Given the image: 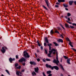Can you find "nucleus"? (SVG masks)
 <instances>
[{
    "label": "nucleus",
    "instance_id": "1",
    "mask_svg": "<svg viewBox=\"0 0 76 76\" xmlns=\"http://www.w3.org/2000/svg\"><path fill=\"white\" fill-rule=\"evenodd\" d=\"M45 42H46V43H48L47 45L48 46H49V53L50 55H51V54L53 53V54H55L56 53V51H57V50L55 48H52L51 49V46H52V44L51 43H50L49 44V42H48V38L47 37H45Z\"/></svg>",
    "mask_w": 76,
    "mask_h": 76
},
{
    "label": "nucleus",
    "instance_id": "2",
    "mask_svg": "<svg viewBox=\"0 0 76 76\" xmlns=\"http://www.w3.org/2000/svg\"><path fill=\"white\" fill-rule=\"evenodd\" d=\"M46 67L48 68H50V69H51V70H54V69L56 70H59V67H58L57 66H52L51 65H48V64H46Z\"/></svg>",
    "mask_w": 76,
    "mask_h": 76
},
{
    "label": "nucleus",
    "instance_id": "3",
    "mask_svg": "<svg viewBox=\"0 0 76 76\" xmlns=\"http://www.w3.org/2000/svg\"><path fill=\"white\" fill-rule=\"evenodd\" d=\"M23 53H24L23 56L25 58H29L30 57V55H29L26 51L25 50Z\"/></svg>",
    "mask_w": 76,
    "mask_h": 76
},
{
    "label": "nucleus",
    "instance_id": "4",
    "mask_svg": "<svg viewBox=\"0 0 76 76\" xmlns=\"http://www.w3.org/2000/svg\"><path fill=\"white\" fill-rule=\"evenodd\" d=\"M45 1V2L46 4V5H47V6H48V7L49 9H51V6L50 4V3H49V1H48V0H44Z\"/></svg>",
    "mask_w": 76,
    "mask_h": 76
},
{
    "label": "nucleus",
    "instance_id": "5",
    "mask_svg": "<svg viewBox=\"0 0 76 76\" xmlns=\"http://www.w3.org/2000/svg\"><path fill=\"white\" fill-rule=\"evenodd\" d=\"M18 61H19L20 63H22L23 61H25V62H26V60H25V58H21Z\"/></svg>",
    "mask_w": 76,
    "mask_h": 76
},
{
    "label": "nucleus",
    "instance_id": "6",
    "mask_svg": "<svg viewBox=\"0 0 76 76\" xmlns=\"http://www.w3.org/2000/svg\"><path fill=\"white\" fill-rule=\"evenodd\" d=\"M30 64H31V65H34V66H35V65H37V63H36V62L34 61H30Z\"/></svg>",
    "mask_w": 76,
    "mask_h": 76
},
{
    "label": "nucleus",
    "instance_id": "7",
    "mask_svg": "<svg viewBox=\"0 0 76 76\" xmlns=\"http://www.w3.org/2000/svg\"><path fill=\"white\" fill-rule=\"evenodd\" d=\"M39 70V68L38 67L34 68V72L37 73H38V70Z\"/></svg>",
    "mask_w": 76,
    "mask_h": 76
},
{
    "label": "nucleus",
    "instance_id": "8",
    "mask_svg": "<svg viewBox=\"0 0 76 76\" xmlns=\"http://www.w3.org/2000/svg\"><path fill=\"white\" fill-rule=\"evenodd\" d=\"M2 50L1 49V51L2 53L4 54V53L6 52V50H5V49L4 48V47H2Z\"/></svg>",
    "mask_w": 76,
    "mask_h": 76
},
{
    "label": "nucleus",
    "instance_id": "9",
    "mask_svg": "<svg viewBox=\"0 0 76 76\" xmlns=\"http://www.w3.org/2000/svg\"><path fill=\"white\" fill-rule=\"evenodd\" d=\"M70 58H68L66 60V63H67V64H70Z\"/></svg>",
    "mask_w": 76,
    "mask_h": 76
},
{
    "label": "nucleus",
    "instance_id": "10",
    "mask_svg": "<svg viewBox=\"0 0 76 76\" xmlns=\"http://www.w3.org/2000/svg\"><path fill=\"white\" fill-rule=\"evenodd\" d=\"M73 3V1H69V5H70V6H72V5Z\"/></svg>",
    "mask_w": 76,
    "mask_h": 76
},
{
    "label": "nucleus",
    "instance_id": "11",
    "mask_svg": "<svg viewBox=\"0 0 76 76\" xmlns=\"http://www.w3.org/2000/svg\"><path fill=\"white\" fill-rule=\"evenodd\" d=\"M56 59L57 60V61H58V52H57V51H56Z\"/></svg>",
    "mask_w": 76,
    "mask_h": 76
},
{
    "label": "nucleus",
    "instance_id": "12",
    "mask_svg": "<svg viewBox=\"0 0 76 76\" xmlns=\"http://www.w3.org/2000/svg\"><path fill=\"white\" fill-rule=\"evenodd\" d=\"M58 41L59 42H63V39H59L58 40Z\"/></svg>",
    "mask_w": 76,
    "mask_h": 76
},
{
    "label": "nucleus",
    "instance_id": "13",
    "mask_svg": "<svg viewBox=\"0 0 76 76\" xmlns=\"http://www.w3.org/2000/svg\"><path fill=\"white\" fill-rule=\"evenodd\" d=\"M63 6L64 7L67 8L68 7V5L66 4H63Z\"/></svg>",
    "mask_w": 76,
    "mask_h": 76
},
{
    "label": "nucleus",
    "instance_id": "14",
    "mask_svg": "<svg viewBox=\"0 0 76 76\" xmlns=\"http://www.w3.org/2000/svg\"><path fill=\"white\" fill-rule=\"evenodd\" d=\"M58 1L59 3H61V2H64L65 1V0H58Z\"/></svg>",
    "mask_w": 76,
    "mask_h": 76
},
{
    "label": "nucleus",
    "instance_id": "15",
    "mask_svg": "<svg viewBox=\"0 0 76 76\" xmlns=\"http://www.w3.org/2000/svg\"><path fill=\"white\" fill-rule=\"evenodd\" d=\"M60 66L62 70H63V71H64V68H63V66L62 65L60 64Z\"/></svg>",
    "mask_w": 76,
    "mask_h": 76
},
{
    "label": "nucleus",
    "instance_id": "16",
    "mask_svg": "<svg viewBox=\"0 0 76 76\" xmlns=\"http://www.w3.org/2000/svg\"><path fill=\"white\" fill-rule=\"evenodd\" d=\"M53 44L55 45L56 47H57V46H58V45H59L58 44H57L56 42H53Z\"/></svg>",
    "mask_w": 76,
    "mask_h": 76
},
{
    "label": "nucleus",
    "instance_id": "17",
    "mask_svg": "<svg viewBox=\"0 0 76 76\" xmlns=\"http://www.w3.org/2000/svg\"><path fill=\"white\" fill-rule=\"evenodd\" d=\"M42 7H43V8H44V9H45V10H48V9H47V7H46L44 5H42Z\"/></svg>",
    "mask_w": 76,
    "mask_h": 76
},
{
    "label": "nucleus",
    "instance_id": "18",
    "mask_svg": "<svg viewBox=\"0 0 76 76\" xmlns=\"http://www.w3.org/2000/svg\"><path fill=\"white\" fill-rule=\"evenodd\" d=\"M37 43L39 47H41V44H40L39 42V40L37 41Z\"/></svg>",
    "mask_w": 76,
    "mask_h": 76
},
{
    "label": "nucleus",
    "instance_id": "19",
    "mask_svg": "<svg viewBox=\"0 0 76 76\" xmlns=\"http://www.w3.org/2000/svg\"><path fill=\"white\" fill-rule=\"evenodd\" d=\"M20 73V71H18L16 72V74L17 75L19 76V75H20V74H19Z\"/></svg>",
    "mask_w": 76,
    "mask_h": 76
},
{
    "label": "nucleus",
    "instance_id": "20",
    "mask_svg": "<svg viewBox=\"0 0 76 76\" xmlns=\"http://www.w3.org/2000/svg\"><path fill=\"white\" fill-rule=\"evenodd\" d=\"M9 61H10V63H12V58H10L9 59Z\"/></svg>",
    "mask_w": 76,
    "mask_h": 76
},
{
    "label": "nucleus",
    "instance_id": "21",
    "mask_svg": "<svg viewBox=\"0 0 76 76\" xmlns=\"http://www.w3.org/2000/svg\"><path fill=\"white\" fill-rule=\"evenodd\" d=\"M65 27H66V28H70L69 27V25L67 24V23H65Z\"/></svg>",
    "mask_w": 76,
    "mask_h": 76
},
{
    "label": "nucleus",
    "instance_id": "22",
    "mask_svg": "<svg viewBox=\"0 0 76 76\" xmlns=\"http://www.w3.org/2000/svg\"><path fill=\"white\" fill-rule=\"evenodd\" d=\"M51 73V71H49L47 72V74H50V73Z\"/></svg>",
    "mask_w": 76,
    "mask_h": 76
},
{
    "label": "nucleus",
    "instance_id": "23",
    "mask_svg": "<svg viewBox=\"0 0 76 76\" xmlns=\"http://www.w3.org/2000/svg\"><path fill=\"white\" fill-rule=\"evenodd\" d=\"M57 61L55 59H54V60L53 61V63H56Z\"/></svg>",
    "mask_w": 76,
    "mask_h": 76
},
{
    "label": "nucleus",
    "instance_id": "24",
    "mask_svg": "<svg viewBox=\"0 0 76 76\" xmlns=\"http://www.w3.org/2000/svg\"><path fill=\"white\" fill-rule=\"evenodd\" d=\"M50 34L51 35H52L53 34H54V32H53V30H52L50 32Z\"/></svg>",
    "mask_w": 76,
    "mask_h": 76
},
{
    "label": "nucleus",
    "instance_id": "25",
    "mask_svg": "<svg viewBox=\"0 0 76 76\" xmlns=\"http://www.w3.org/2000/svg\"><path fill=\"white\" fill-rule=\"evenodd\" d=\"M32 74L33 75V76L34 75H36V73H35V72H32Z\"/></svg>",
    "mask_w": 76,
    "mask_h": 76
},
{
    "label": "nucleus",
    "instance_id": "26",
    "mask_svg": "<svg viewBox=\"0 0 76 76\" xmlns=\"http://www.w3.org/2000/svg\"><path fill=\"white\" fill-rule=\"evenodd\" d=\"M55 33H57V34H60V33L58 32V30H56L55 31Z\"/></svg>",
    "mask_w": 76,
    "mask_h": 76
},
{
    "label": "nucleus",
    "instance_id": "27",
    "mask_svg": "<svg viewBox=\"0 0 76 76\" xmlns=\"http://www.w3.org/2000/svg\"><path fill=\"white\" fill-rule=\"evenodd\" d=\"M6 72L7 73H8V74L9 75H10V73H9V71H8V70L6 69L5 70Z\"/></svg>",
    "mask_w": 76,
    "mask_h": 76
},
{
    "label": "nucleus",
    "instance_id": "28",
    "mask_svg": "<svg viewBox=\"0 0 76 76\" xmlns=\"http://www.w3.org/2000/svg\"><path fill=\"white\" fill-rule=\"evenodd\" d=\"M46 60L47 61H51V60L50 59L48 58H46Z\"/></svg>",
    "mask_w": 76,
    "mask_h": 76
},
{
    "label": "nucleus",
    "instance_id": "29",
    "mask_svg": "<svg viewBox=\"0 0 76 76\" xmlns=\"http://www.w3.org/2000/svg\"><path fill=\"white\" fill-rule=\"evenodd\" d=\"M67 15V16H71V14H70V13H68Z\"/></svg>",
    "mask_w": 76,
    "mask_h": 76
},
{
    "label": "nucleus",
    "instance_id": "30",
    "mask_svg": "<svg viewBox=\"0 0 76 76\" xmlns=\"http://www.w3.org/2000/svg\"><path fill=\"white\" fill-rule=\"evenodd\" d=\"M64 57L65 58V59H68V57H67L66 56H64Z\"/></svg>",
    "mask_w": 76,
    "mask_h": 76
},
{
    "label": "nucleus",
    "instance_id": "31",
    "mask_svg": "<svg viewBox=\"0 0 76 76\" xmlns=\"http://www.w3.org/2000/svg\"><path fill=\"white\" fill-rule=\"evenodd\" d=\"M59 63V61H57L56 63L55 64H56V65L58 66V63Z\"/></svg>",
    "mask_w": 76,
    "mask_h": 76
},
{
    "label": "nucleus",
    "instance_id": "32",
    "mask_svg": "<svg viewBox=\"0 0 76 76\" xmlns=\"http://www.w3.org/2000/svg\"><path fill=\"white\" fill-rule=\"evenodd\" d=\"M18 66V64L17 63H15V67H17Z\"/></svg>",
    "mask_w": 76,
    "mask_h": 76
},
{
    "label": "nucleus",
    "instance_id": "33",
    "mask_svg": "<svg viewBox=\"0 0 76 76\" xmlns=\"http://www.w3.org/2000/svg\"><path fill=\"white\" fill-rule=\"evenodd\" d=\"M20 68H21L20 66H19L18 67H17V69H20Z\"/></svg>",
    "mask_w": 76,
    "mask_h": 76
},
{
    "label": "nucleus",
    "instance_id": "34",
    "mask_svg": "<svg viewBox=\"0 0 76 76\" xmlns=\"http://www.w3.org/2000/svg\"><path fill=\"white\" fill-rule=\"evenodd\" d=\"M25 62V61H24V63H22V64H23V66H25V64H26Z\"/></svg>",
    "mask_w": 76,
    "mask_h": 76
},
{
    "label": "nucleus",
    "instance_id": "35",
    "mask_svg": "<svg viewBox=\"0 0 76 76\" xmlns=\"http://www.w3.org/2000/svg\"><path fill=\"white\" fill-rule=\"evenodd\" d=\"M48 56L49 57H51V55L50 54H49V53H48Z\"/></svg>",
    "mask_w": 76,
    "mask_h": 76
},
{
    "label": "nucleus",
    "instance_id": "36",
    "mask_svg": "<svg viewBox=\"0 0 76 76\" xmlns=\"http://www.w3.org/2000/svg\"><path fill=\"white\" fill-rule=\"evenodd\" d=\"M57 28L58 30H59V31H60V30H61V28L59 27H57Z\"/></svg>",
    "mask_w": 76,
    "mask_h": 76
},
{
    "label": "nucleus",
    "instance_id": "37",
    "mask_svg": "<svg viewBox=\"0 0 76 76\" xmlns=\"http://www.w3.org/2000/svg\"><path fill=\"white\" fill-rule=\"evenodd\" d=\"M45 53L46 54H48V52H47V50L45 49Z\"/></svg>",
    "mask_w": 76,
    "mask_h": 76
},
{
    "label": "nucleus",
    "instance_id": "38",
    "mask_svg": "<svg viewBox=\"0 0 76 76\" xmlns=\"http://www.w3.org/2000/svg\"><path fill=\"white\" fill-rule=\"evenodd\" d=\"M66 22H68V23H69V24H72V23L69 22V21H68L67 20H66Z\"/></svg>",
    "mask_w": 76,
    "mask_h": 76
},
{
    "label": "nucleus",
    "instance_id": "39",
    "mask_svg": "<svg viewBox=\"0 0 76 76\" xmlns=\"http://www.w3.org/2000/svg\"><path fill=\"white\" fill-rule=\"evenodd\" d=\"M60 25L61 26V27H62V28L64 29H65L63 27V25H62L61 24H60Z\"/></svg>",
    "mask_w": 76,
    "mask_h": 76
},
{
    "label": "nucleus",
    "instance_id": "40",
    "mask_svg": "<svg viewBox=\"0 0 76 76\" xmlns=\"http://www.w3.org/2000/svg\"><path fill=\"white\" fill-rule=\"evenodd\" d=\"M70 28H72V29H73V28H74L75 27H74L73 26H70Z\"/></svg>",
    "mask_w": 76,
    "mask_h": 76
},
{
    "label": "nucleus",
    "instance_id": "41",
    "mask_svg": "<svg viewBox=\"0 0 76 76\" xmlns=\"http://www.w3.org/2000/svg\"><path fill=\"white\" fill-rule=\"evenodd\" d=\"M42 75L43 76H46V75H45V73H44V72H42Z\"/></svg>",
    "mask_w": 76,
    "mask_h": 76
},
{
    "label": "nucleus",
    "instance_id": "42",
    "mask_svg": "<svg viewBox=\"0 0 76 76\" xmlns=\"http://www.w3.org/2000/svg\"><path fill=\"white\" fill-rule=\"evenodd\" d=\"M37 61H40V59H39V58H38L37 59Z\"/></svg>",
    "mask_w": 76,
    "mask_h": 76
},
{
    "label": "nucleus",
    "instance_id": "43",
    "mask_svg": "<svg viewBox=\"0 0 76 76\" xmlns=\"http://www.w3.org/2000/svg\"><path fill=\"white\" fill-rule=\"evenodd\" d=\"M72 50H74V51H75V52H76V50L73 48H72Z\"/></svg>",
    "mask_w": 76,
    "mask_h": 76
},
{
    "label": "nucleus",
    "instance_id": "44",
    "mask_svg": "<svg viewBox=\"0 0 76 76\" xmlns=\"http://www.w3.org/2000/svg\"><path fill=\"white\" fill-rule=\"evenodd\" d=\"M42 61L43 62H46V61H45V60H44V59H42Z\"/></svg>",
    "mask_w": 76,
    "mask_h": 76
},
{
    "label": "nucleus",
    "instance_id": "45",
    "mask_svg": "<svg viewBox=\"0 0 76 76\" xmlns=\"http://www.w3.org/2000/svg\"><path fill=\"white\" fill-rule=\"evenodd\" d=\"M60 35V37H61L62 38H64V37H63L62 34H61Z\"/></svg>",
    "mask_w": 76,
    "mask_h": 76
},
{
    "label": "nucleus",
    "instance_id": "46",
    "mask_svg": "<svg viewBox=\"0 0 76 76\" xmlns=\"http://www.w3.org/2000/svg\"><path fill=\"white\" fill-rule=\"evenodd\" d=\"M40 49L42 50H43V47L42 46L40 47Z\"/></svg>",
    "mask_w": 76,
    "mask_h": 76
},
{
    "label": "nucleus",
    "instance_id": "47",
    "mask_svg": "<svg viewBox=\"0 0 76 76\" xmlns=\"http://www.w3.org/2000/svg\"><path fill=\"white\" fill-rule=\"evenodd\" d=\"M69 45H70L71 47H73V46L72 44H69Z\"/></svg>",
    "mask_w": 76,
    "mask_h": 76
},
{
    "label": "nucleus",
    "instance_id": "48",
    "mask_svg": "<svg viewBox=\"0 0 76 76\" xmlns=\"http://www.w3.org/2000/svg\"><path fill=\"white\" fill-rule=\"evenodd\" d=\"M25 72V70L24 69H22L21 71V72Z\"/></svg>",
    "mask_w": 76,
    "mask_h": 76
},
{
    "label": "nucleus",
    "instance_id": "49",
    "mask_svg": "<svg viewBox=\"0 0 76 76\" xmlns=\"http://www.w3.org/2000/svg\"><path fill=\"white\" fill-rule=\"evenodd\" d=\"M52 76V74H49L48 75V76Z\"/></svg>",
    "mask_w": 76,
    "mask_h": 76
},
{
    "label": "nucleus",
    "instance_id": "50",
    "mask_svg": "<svg viewBox=\"0 0 76 76\" xmlns=\"http://www.w3.org/2000/svg\"><path fill=\"white\" fill-rule=\"evenodd\" d=\"M46 45H47V44H46V43L45 42L44 43V46H46Z\"/></svg>",
    "mask_w": 76,
    "mask_h": 76
},
{
    "label": "nucleus",
    "instance_id": "51",
    "mask_svg": "<svg viewBox=\"0 0 76 76\" xmlns=\"http://www.w3.org/2000/svg\"><path fill=\"white\" fill-rule=\"evenodd\" d=\"M73 42H69V44H73Z\"/></svg>",
    "mask_w": 76,
    "mask_h": 76
},
{
    "label": "nucleus",
    "instance_id": "52",
    "mask_svg": "<svg viewBox=\"0 0 76 76\" xmlns=\"http://www.w3.org/2000/svg\"><path fill=\"white\" fill-rule=\"evenodd\" d=\"M68 21H69L70 20V18H68Z\"/></svg>",
    "mask_w": 76,
    "mask_h": 76
},
{
    "label": "nucleus",
    "instance_id": "53",
    "mask_svg": "<svg viewBox=\"0 0 76 76\" xmlns=\"http://www.w3.org/2000/svg\"><path fill=\"white\" fill-rule=\"evenodd\" d=\"M16 58H18V55H16L15 56Z\"/></svg>",
    "mask_w": 76,
    "mask_h": 76
},
{
    "label": "nucleus",
    "instance_id": "54",
    "mask_svg": "<svg viewBox=\"0 0 76 76\" xmlns=\"http://www.w3.org/2000/svg\"><path fill=\"white\" fill-rule=\"evenodd\" d=\"M55 7H58V6L57 5H56L55 6Z\"/></svg>",
    "mask_w": 76,
    "mask_h": 76
},
{
    "label": "nucleus",
    "instance_id": "55",
    "mask_svg": "<svg viewBox=\"0 0 76 76\" xmlns=\"http://www.w3.org/2000/svg\"><path fill=\"white\" fill-rule=\"evenodd\" d=\"M15 58H13L12 59V61H15Z\"/></svg>",
    "mask_w": 76,
    "mask_h": 76
},
{
    "label": "nucleus",
    "instance_id": "56",
    "mask_svg": "<svg viewBox=\"0 0 76 76\" xmlns=\"http://www.w3.org/2000/svg\"><path fill=\"white\" fill-rule=\"evenodd\" d=\"M56 4H58V5H60V3L58 2H56Z\"/></svg>",
    "mask_w": 76,
    "mask_h": 76
},
{
    "label": "nucleus",
    "instance_id": "57",
    "mask_svg": "<svg viewBox=\"0 0 76 76\" xmlns=\"http://www.w3.org/2000/svg\"><path fill=\"white\" fill-rule=\"evenodd\" d=\"M37 53H39V50H37Z\"/></svg>",
    "mask_w": 76,
    "mask_h": 76
},
{
    "label": "nucleus",
    "instance_id": "58",
    "mask_svg": "<svg viewBox=\"0 0 76 76\" xmlns=\"http://www.w3.org/2000/svg\"><path fill=\"white\" fill-rule=\"evenodd\" d=\"M60 75V76H63V74H61Z\"/></svg>",
    "mask_w": 76,
    "mask_h": 76
},
{
    "label": "nucleus",
    "instance_id": "59",
    "mask_svg": "<svg viewBox=\"0 0 76 76\" xmlns=\"http://www.w3.org/2000/svg\"><path fill=\"white\" fill-rule=\"evenodd\" d=\"M35 56H36V57H37V53H35Z\"/></svg>",
    "mask_w": 76,
    "mask_h": 76
},
{
    "label": "nucleus",
    "instance_id": "60",
    "mask_svg": "<svg viewBox=\"0 0 76 76\" xmlns=\"http://www.w3.org/2000/svg\"><path fill=\"white\" fill-rule=\"evenodd\" d=\"M65 18H66V19H67V16H65Z\"/></svg>",
    "mask_w": 76,
    "mask_h": 76
},
{
    "label": "nucleus",
    "instance_id": "61",
    "mask_svg": "<svg viewBox=\"0 0 76 76\" xmlns=\"http://www.w3.org/2000/svg\"><path fill=\"white\" fill-rule=\"evenodd\" d=\"M65 10H68V9H67V8H65Z\"/></svg>",
    "mask_w": 76,
    "mask_h": 76
},
{
    "label": "nucleus",
    "instance_id": "62",
    "mask_svg": "<svg viewBox=\"0 0 76 76\" xmlns=\"http://www.w3.org/2000/svg\"><path fill=\"white\" fill-rule=\"evenodd\" d=\"M20 75H22V73L20 72Z\"/></svg>",
    "mask_w": 76,
    "mask_h": 76
},
{
    "label": "nucleus",
    "instance_id": "63",
    "mask_svg": "<svg viewBox=\"0 0 76 76\" xmlns=\"http://www.w3.org/2000/svg\"><path fill=\"white\" fill-rule=\"evenodd\" d=\"M68 41H69V42L70 41V39H68Z\"/></svg>",
    "mask_w": 76,
    "mask_h": 76
},
{
    "label": "nucleus",
    "instance_id": "64",
    "mask_svg": "<svg viewBox=\"0 0 76 76\" xmlns=\"http://www.w3.org/2000/svg\"><path fill=\"white\" fill-rule=\"evenodd\" d=\"M61 63L62 62V58H61Z\"/></svg>",
    "mask_w": 76,
    "mask_h": 76
}]
</instances>
